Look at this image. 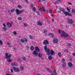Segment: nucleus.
Returning a JSON list of instances; mask_svg holds the SVG:
<instances>
[{"label": "nucleus", "instance_id": "obj_6", "mask_svg": "<svg viewBox=\"0 0 75 75\" xmlns=\"http://www.w3.org/2000/svg\"><path fill=\"white\" fill-rule=\"evenodd\" d=\"M38 10L40 11H43V12H45V8L44 7H42V8H41V7H39L38 8Z\"/></svg>", "mask_w": 75, "mask_h": 75}, {"label": "nucleus", "instance_id": "obj_58", "mask_svg": "<svg viewBox=\"0 0 75 75\" xmlns=\"http://www.w3.org/2000/svg\"><path fill=\"white\" fill-rule=\"evenodd\" d=\"M52 22H54V20L53 19H52Z\"/></svg>", "mask_w": 75, "mask_h": 75}, {"label": "nucleus", "instance_id": "obj_57", "mask_svg": "<svg viewBox=\"0 0 75 75\" xmlns=\"http://www.w3.org/2000/svg\"><path fill=\"white\" fill-rule=\"evenodd\" d=\"M3 25L4 27H6V24H5V23H4L3 24Z\"/></svg>", "mask_w": 75, "mask_h": 75}, {"label": "nucleus", "instance_id": "obj_25", "mask_svg": "<svg viewBox=\"0 0 75 75\" xmlns=\"http://www.w3.org/2000/svg\"><path fill=\"white\" fill-rule=\"evenodd\" d=\"M54 75H57V71H56V70L54 69Z\"/></svg>", "mask_w": 75, "mask_h": 75}, {"label": "nucleus", "instance_id": "obj_45", "mask_svg": "<svg viewBox=\"0 0 75 75\" xmlns=\"http://www.w3.org/2000/svg\"><path fill=\"white\" fill-rule=\"evenodd\" d=\"M30 7L31 8H33V5H30Z\"/></svg>", "mask_w": 75, "mask_h": 75}, {"label": "nucleus", "instance_id": "obj_50", "mask_svg": "<svg viewBox=\"0 0 75 75\" xmlns=\"http://www.w3.org/2000/svg\"><path fill=\"white\" fill-rule=\"evenodd\" d=\"M7 45H8V46H9V45H11V44H10V43L8 42L7 43Z\"/></svg>", "mask_w": 75, "mask_h": 75}, {"label": "nucleus", "instance_id": "obj_3", "mask_svg": "<svg viewBox=\"0 0 75 75\" xmlns=\"http://www.w3.org/2000/svg\"><path fill=\"white\" fill-rule=\"evenodd\" d=\"M67 10L68 11V12L65 11L64 12V14L66 15V16H72V15L71 14H70L69 12H70V10L69 9V8H67Z\"/></svg>", "mask_w": 75, "mask_h": 75}, {"label": "nucleus", "instance_id": "obj_38", "mask_svg": "<svg viewBox=\"0 0 75 75\" xmlns=\"http://www.w3.org/2000/svg\"><path fill=\"white\" fill-rule=\"evenodd\" d=\"M37 14H38V16H40V12L38 11H37Z\"/></svg>", "mask_w": 75, "mask_h": 75}, {"label": "nucleus", "instance_id": "obj_41", "mask_svg": "<svg viewBox=\"0 0 75 75\" xmlns=\"http://www.w3.org/2000/svg\"><path fill=\"white\" fill-rule=\"evenodd\" d=\"M52 10H51V9H50V10H49V13H52Z\"/></svg>", "mask_w": 75, "mask_h": 75}, {"label": "nucleus", "instance_id": "obj_15", "mask_svg": "<svg viewBox=\"0 0 75 75\" xmlns=\"http://www.w3.org/2000/svg\"><path fill=\"white\" fill-rule=\"evenodd\" d=\"M3 30L6 33V31H7V28L5 27H4L3 28Z\"/></svg>", "mask_w": 75, "mask_h": 75}, {"label": "nucleus", "instance_id": "obj_8", "mask_svg": "<svg viewBox=\"0 0 75 75\" xmlns=\"http://www.w3.org/2000/svg\"><path fill=\"white\" fill-rule=\"evenodd\" d=\"M67 22L69 24H72L73 21L72 19H69L67 21Z\"/></svg>", "mask_w": 75, "mask_h": 75}, {"label": "nucleus", "instance_id": "obj_32", "mask_svg": "<svg viewBox=\"0 0 75 75\" xmlns=\"http://www.w3.org/2000/svg\"><path fill=\"white\" fill-rule=\"evenodd\" d=\"M18 20H20L21 21V20H22V18L21 17H19L18 18Z\"/></svg>", "mask_w": 75, "mask_h": 75}, {"label": "nucleus", "instance_id": "obj_20", "mask_svg": "<svg viewBox=\"0 0 75 75\" xmlns=\"http://www.w3.org/2000/svg\"><path fill=\"white\" fill-rule=\"evenodd\" d=\"M64 34H65V32H64V31H62V34L61 35V37H64Z\"/></svg>", "mask_w": 75, "mask_h": 75}, {"label": "nucleus", "instance_id": "obj_23", "mask_svg": "<svg viewBox=\"0 0 75 75\" xmlns=\"http://www.w3.org/2000/svg\"><path fill=\"white\" fill-rule=\"evenodd\" d=\"M68 35L67 34H64V37H68Z\"/></svg>", "mask_w": 75, "mask_h": 75}, {"label": "nucleus", "instance_id": "obj_47", "mask_svg": "<svg viewBox=\"0 0 75 75\" xmlns=\"http://www.w3.org/2000/svg\"><path fill=\"white\" fill-rule=\"evenodd\" d=\"M24 25H25V27H27V24H26V23H24Z\"/></svg>", "mask_w": 75, "mask_h": 75}, {"label": "nucleus", "instance_id": "obj_52", "mask_svg": "<svg viewBox=\"0 0 75 75\" xmlns=\"http://www.w3.org/2000/svg\"><path fill=\"white\" fill-rule=\"evenodd\" d=\"M26 48L27 49V50H28V49H29V46H26Z\"/></svg>", "mask_w": 75, "mask_h": 75}, {"label": "nucleus", "instance_id": "obj_55", "mask_svg": "<svg viewBox=\"0 0 75 75\" xmlns=\"http://www.w3.org/2000/svg\"><path fill=\"white\" fill-rule=\"evenodd\" d=\"M20 58H18V62H19L20 61Z\"/></svg>", "mask_w": 75, "mask_h": 75}, {"label": "nucleus", "instance_id": "obj_37", "mask_svg": "<svg viewBox=\"0 0 75 75\" xmlns=\"http://www.w3.org/2000/svg\"><path fill=\"white\" fill-rule=\"evenodd\" d=\"M14 65H15V66H18V64L16 62H14Z\"/></svg>", "mask_w": 75, "mask_h": 75}, {"label": "nucleus", "instance_id": "obj_12", "mask_svg": "<svg viewBox=\"0 0 75 75\" xmlns=\"http://www.w3.org/2000/svg\"><path fill=\"white\" fill-rule=\"evenodd\" d=\"M68 65L69 67H71L72 66V65H73L72 64V63H71V62H69L68 63Z\"/></svg>", "mask_w": 75, "mask_h": 75}, {"label": "nucleus", "instance_id": "obj_17", "mask_svg": "<svg viewBox=\"0 0 75 75\" xmlns=\"http://www.w3.org/2000/svg\"><path fill=\"white\" fill-rule=\"evenodd\" d=\"M38 25H42V23H41L39 21L38 23Z\"/></svg>", "mask_w": 75, "mask_h": 75}, {"label": "nucleus", "instance_id": "obj_2", "mask_svg": "<svg viewBox=\"0 0 75 75\" xmlns=\"http://www.w3.org/2000/svg\"><path fill=\"white\" fill-rule=\"evenodd\" d=\"M40 51V49L38 47H36L35 48V50L33 52V54L35 55V56H37L38 54L37 53V52H39Z\"/></svg>", "mask_w": 75, "mask_h": 75}, {"label": "nucleus", "instance_id": "obj_11", "mask_svg": "<svg viewBox=\"0 0 75 75\" xmlns=\"http://www.w3.org/2000/svg\"><path fill=\"white\" fill-rule=\"evenodd\" d=\"M58 42V39H54L53 42H54V43H57V42Z\"/></svg>", "mask_w": 75, "mask_h": 75}, {"label": "nucleus", "instance_id": "obj_13", "mask_svg": "<svg viewBox=\"0 0 75 75\" xmlns=\"http://www.w3.org/2000/svg\"><path fill=\"white\" fill-rule=\"evenodd\" d=\"M7 25H8V27L10 28L11 27V25H12V24L9 23V22H7Z\"/></svg>", "mask_w": 75, "mask_h": 75}, {"label": "nucleus", "instance_id": "obj_40", "mask_svg": "<svg viewBox=\"0 0 75 75\" xmlns=\"http://www.w3.org/2000/svg\"><path fill=\"white\" fill-rule=\"evenodd\" d=\"M29 38L30 39H33V36L32 35H30L29 36Z\"/></svg>", "mask_w": 75, "mask_h": 75}, {"label": "nucleus", "instance_id": "obj_44", "mask_svg": "<svg viewBox=\"0 0 75 75\" xmlns=\"http://www.w3.org/2000/svg\"><path fill=\"white\" fill-rule=\"evenodd\" d=\"M59 33H61L62 32V31L60 30H59V31H58Z\"/></svg>", "mask_w": 75, "mask_h": 75}, {"label": "nucleus", "instance_id": "obj_60", "mask_svg": "<svg viewBox=\"0 0 75 75\" xmlns=\"http://www.w3.org/2000/svg\"><path fill=\"white\" fill-rule=\"evenodd\" d=\"M41 0H39L38 1V2H39V3L41 2Z\"/></svg>", "mask_w": 75, "mask_h": 75}, {"label": "nucleus", "instance_id": "obj_36", "mask_svg": "<svg viewBox=\"0 0 75 75\" xmlns=\"http://www.w3.org/2000/svg\"><path fill=\"white\" fill-rule=\"evenodd\" d=\"M10 70L11 72V73H13L14 72V70H13V69H11Z\"/></svg>", "mask_w": 75, "mask_h": 75}, {"label": "nucleus", "instance_id": "obj_5", "mask_svg": "<svg viewBox=\"0 0 75 75\" xmlns=\"http://www.w3.org/2000/svg\"><path fill=\"white\" fill-rule=\"evenodd\" d=\"M16 14H20L21 13H23L24 11V9H22L20 11L18 9H17L16 10Z\"/></svg>", "mask_w": 75, "mask_h": 75}, {"label": "nucleus", "instance_id": "obj_62", "mask_svg": "<svg viewBox=\"0 0 75 75\" xmlns=\"http://www.w3.org/2000/svg\"><path fill=\"white\" fill-rule=\"evenodd\" d=\"M47 13H49V11H48V10L47 11Z\"/></svg>", "mask_w": 75, "mask_h": 75}, {"label": "nucleus", "instance_id": "obj_61", "mask_svg": "<svg viewBox=\"0 0 75 75\" xmlns=\"http://www.w3.org/2000/svg\"><path fill=\"white\" fill-rule=\"evenodd\" d=\"M51 16H52V17H54V15L52 14H51Z\"/></svg>", "mask_w": 75, "mask_h": 75}, {"label": "nucleus", "instance_id": "obj_51", "mask_svg": "<svg viewBox=\"0 0 75 75\" xmlns=\"http://www.w3.org/2000/svg\"><path fill=\"white\" fill-rule=\"evenodd\" d=\"M67 45L68 46L70 47L71 46V44L70 43H67Z\"/></svg>", "mask_w": 75, "mask_h": 75}, {"label": "nucleus", "instance_id": "obj_7", "mask_svg": "<svg viewBox=\"0 0 75 75\" xmlns=\"http://www.w3.org/2000/svg\"><path fill=\"white\" fill-rule=\"evenodd\" d=\"M13 70H14V71L15 72H20V70H19V69L18 68H15V67H13Z\"/></svg>", "mask_w": 75, "mask_h": 75}, {"label": "nucleus", "instance_id": "obj_22", "mask_svg": "<svg viewBox=\"0 0 75 75\" xmlns=\"http://www.w3.org/2000/svg\"><path fill=\"white\" fill-rule=\"evenodd\" d=\"M20 41H21V42L22 43H24L25 42V41H24V40L23 39H21L20 40Z\"/></svg>", "mask_w": 75, "mask_h": 75}, {"label": "nucleus", "instance_id": "obj_35", "mask_svg": "<svg viewBox=\"0 0 75 75\" xmlns=\"http://www.w3.org/2000/svg\"><path fill=\"white\" fill-rule=\"evenodd\" d=\"M32 10H33V11H35V10H36V8L35 7L33 8L32 9Z\"/></svg>", "mask_w": 75, "mask_h": 75}, {"label": "nucleus", "instance_id": "obj_18", "mask_svg": "<svg viewBox=\"0 0 75 75\" xmlns=\"http://www.w3.org/2000/svg\"><path fill=\"white\" fill-rule=\"evenodd\" d=\"M30 49L31 50H32V51H33L34 50V47L33 46H31L30 47Z\"/></svg>", "mask_w": 75, "mask_h": 75}, {"label": "nucleus", "instance_id": "obj_10", "mask_svg": "<svg viewBox=\"0 0 75 75\" xmlns=\"http://www.w3.org/2000/svg\"><path fill=\"white\" fill-rule=\"evenodd\" d=\"M50 54H51V55H55V52H54V51H53V50H51L50 51Z\"/></svg>", "mask_w": 75, "mask_h": 75}, {"label": "nucleus", "instance_id": "obj_27", "mask_svg": "<svg viewBox=\"0 0 75 75\" xmlns=\"http://www.w3.org/2000/svg\"><path fill=\"white\" fill-rule=\"evenodd\" d=\"M58 55L59 56V57H61V53L59 52L58 54Z\"/></svg>", "mask_w": 75, "mask_h": 75}, {"label": "nucleus", "instance_id": "obj_21", "mask_svg": "<svg viewBox=\"0 0 75 75\" xmlns=\"http://www.w3.org/2000/svg\"><path fill=\"white\" fill-rule=\"evenodd\" d=\"M18 7L20 9H21V8H22V6H21L20 5L18 6Z\"/></svg>", "mask_w": 75, "mask_h": 75}, {"label": "nucleus", "instance_id": "obj_43", "mask_svg": "<svg viewBox=\"0 0 75 75\" xmlns=\"http://www.w3.org/2000/svg\"><path fill=\"white\" fill-rule=\"evenodd\" d=\"M11 65H12V66H13L14 65V63H12L11 64Z\"/></svg>", "mask_w": 75, "mask_h": 75}, {"label": "nucleus", "instance_id": "obj_49", "mask_svg": "<svg viewBox=\"0 0 75 75\" xmlns=\"http://www.w3.org/2000/svg\"><path fill=\"white\" fill-rule=\"evenodd\" d=\"M14 35H16V34H17V32L16 31H14Z\"/></svg>", "mask_w": 75, "mask_h": 75}, {"label": "nucleus", "instance_id": "obj_56", "mask_svg": "<svg viewBox=\"0 0 75 75\" xmlns=\"http://www.w3.org/2000/svg\"><path fill=\"white\" fill-rule=\"evenodd\" d=\"M51 37H54V35L53 34H51Z\"/></svg>", "mask_w": 75, "mask_h": 75}, {"label": "nucleus", "instance_id": "obj_59", "mask_svg": "<svg viewBox=\"0 0 75 75\" xmlns=\"http://www.w3.org/2000/svg\"><path fill=\"white\" fill-rule=\"evenodd\" d=\"M25 1H26V3H28V1L27 0H25Z\"/></svg>", "mask_w": 75, "mask_h": 75}, {"label": "nucleus", "instance_id": "obj_28", "mask_svg": "<svg viewBox=\"0 0 75 75\" xmlns=\"http://www.w3.org/2000/svg\"><path fill=\"white\" fill-rule=\"evenodd\" d=\"M0 45H3V41L1 40H0Z\"/></svg>", "mask_w": 75, "mask_h": 75}, {"label": "nucleus", "instance_id": "obj_29", "mask_svg": "<svg viewBox=\"0 0 75 75\" xmlns=\"http://www.w3.org/2000/svg\"><path fill=\"white\" fill-rule=\"evenodd\" d=\"M21 70L22 71H23V70L24 69V67L22 66L20 67Z\"/></svg>", "mask_w": 75, "mask_h": 75}, {"label": "nucleus", "instance_id": "obj_46", "mask_svg": "<svg viewBox=\"0 0 75 75\" xmlns=\"http://www.w3.org/2000/svg\"><path fill=\"white\" fill-rule=\"evenodd\" d=\"M44 33H46L47 32V30H44Z\"/></svg>", "mask_w": 75, "mask_h": 75}, {"label": "nucleus", "instance_id": "obj_26", "mask_svg": "<svg viewBox=\"0 0 75 75\" xmlns=\"http://www.w3.org/2000/svg\"><path fill=\"white\" fill-rule=\"evenodd\" d=\"M52 56H49L48 57V59L49 60H51V59H52Z\"/></svg>", "mask_w": 75, "mask_h": 75}, {"label": "nucleus", "instance_id": "obj_42", "mask_svg": "<svg viewBox=\"0 0 75 75\" xmlns=\"http://www.w3.org/2000/svg\"><path fill=\"white\" fill-rule=\"evenodd\" d=\"M24 40L25 41V42H28V40H27V39L26 38H25Z\"/></svg>", "mask_w": 75, "mask_h": 75}, {"label": "nucleus", "instance_id": "obj_24", "mask_svg": "<svg viewBox=\"0 0 75 75\" xmlns=\"http://www.w3.org/2000/svg\"><path fill=\"white\" fill-rule=\"evenodd\" d=\"M38 55L39 57H40V58H41L42 57V54H41L40 53H39Z\"/></svg>", "mask_w": 75, "mask_h": 75}, {"label": "nucleus", "instance_id": "obj_33", "mask_svg": "<svg viewBox=\"0 0 75 75\" xmlns=\"http://www.w3.org/2000/svg\"><path fill=\"white\" fill-rule=\"evenodd\" d=\"M22 59L23 60V61H25V60H26V58L25 57H22Z\"/></svg>", "mask_w": 75, "mask_h": 75}, {"label": "nucleus", "instance_id": "obj_63", "mask_svg": "<svg viewBox=\"0 0 75 75\" xmlns=\"http://www.w3.org/2000/svg\"><path fill=\"white\" fill-rule=\"evenodd\" d=\"M58 13H61V11H58Z\"/></svg>", "mask_w": 75, "mask_h": 75}, {"label": "nucleus", "instance_id": "obj_19", "mask_svg": "<svg viewBox=\"0 0 75 75\" xmlns=\"http://www.w3.org/2000/svg\"><path fill=\"white\" fill-rule=\"evenodd\" d=\"M14 11H15V8H13L11 11V13H14Z\"/></svg>", "mask_w": 75, "mask_h": 75}, {"label": "nucleus", "instance_id": "obj_9", "mask_svg": "<svg viewBox=\"0 0 75 75\" xmlns=\"http://www.w3.org/2000/svg\"><path fill=\"white\" fill-rule=\"evenodd\" d=\"M43 44H45L46 45L47 44H49V42L47 40H44Z\"/></svg>", "mask_w": 75, "mask_h": 75}, {"label": "nucleus", "instance_id": "obj_54", "mask_svg": "<svg viewBox=\"0 0 75 75\" xmlns=\"http://www.w3.org/2000/svg\"><path fill=\"white\" fill-rule=\"evenodd\" d=\"M72 55L74 57H75V53H73L72 54Z\"/></svg>", "mask_w": 75, "mask_h": 75}, {"label": "nucleus", "instance_id": "obj_30", "mask_svg": "<svg viewBox=\"0 0 75 75\" xmlns=\"http://www.w3.org/2000/svg\"><path fill=\"white\" fill-rule=\"evenodd\" d=\"M54 4H59V2H58V1H56L55 2Z\"/></svg>", "mask_w": 75, "mask_h": 75}, {"label": "nucleus", "instance_id": "obj_64", "mask_svg": "<svg viewBox=\"0 0 75 75\" xmlns=\"http://www.w3.org/2000/svg\"><path fill=\"white\" fill-rule=\"evenodd\" d=\"M37 75H41V74H37Z\"/></svg>", "mask_w": 75, "mask_h": 75}, {"label": "nucleus", "instance_id": "obj_1", "mask_svg": "<svg viewBox=\"0 0 75 75\" xmlns=\"http://www.w3.org/2000/svg\"><path fill=\"white\" fill-rule=\"evenodd\" d=\"M12 57L11 54H10L8 55V53H6L5 54V58L6 59H7V62H11V60L10 59V58ZM8 58V59H7Z\"/></svg>", "mask_w": 75, "mask_h": 75}, {"label": "nucleus", "instance_id": "obj_34", "mask_svg": "<svg viewBox=\"0 0 75 75\" xmlns=\"http://www.w3.org/2000/svg\"><path fill=\"white\" fill-rule=\"evenodd\" d=\"M65 65H66V63H64L63 64V65H62L63 67H65Z\"/></svg>", "mask_w": 75, "mask_h": 75}, {"label": "nucleus", "instance_id": "obj_31", "mask_svg": "<svg viewBox=\"0 0 75 75\" xmlns=\"http://www.w3.org/2000/svg\"><path fill=\"white\" fill-rule=\"evenodd\" d=\"M71 11L72 13H75V9L72 8Z\"/></svg>", "mask_w": 75, "mask_h": 75}, {"label": "nucleus", "instance_id": "obj_4", "mask_svg": "<svg viewBox=\"0 0 75 75\" xmlns=\"http://www.w3.org/2000/svg\"><path fill=\"white\" fill-rule=\"evenodd\" d=\"M44 49L45 51L47 52V54L48 55H50V49H47V45H45L44 47Z\"/></svg>", "mask_w": 75, "mask_h": 75}, {"label": "nucleus", "instance_id": "obj_48", "mask_svg": "<svg viewBox=\"0 0 75 75\" xmlns=\"http://www.w3.org/2000/svg\"><path fill=\"white\" fill-rule=\"evenodd\" d=\"M65 61V59H62V62L64 63V62Z\"/></svg>", "mask_w": 75, "mask_h": 75}, {"label": "nucleus", "instance_id": "obj_16", "mask_svg": "<svg viewBox=\"0 0 75 75\" xmlns=\"http://www.w3.org/2000/svg\"><path fill=\"white\" fill-rule=\"evenodd\" d=\"M46 69L48 71V72H50V73L52 72V71H51L49 68H46Z\"/></svg>", "mask_w": 75, "mask_h": 75}, {"label": "nucleus", "instance_id": "obj_14", "mask_svg": "<svg viewBox=\"0 0 75 75\" xmlns=\"http://www.w3.org/2000/svg\"><path fill=\"white\" fill-rule=\"evenodd\" d=\"M59 10L62 11H65V9L64 8H61V7L59 8Z\"/></svg>", "mask_w": 75, "mask_h": 75}, {"label": "nucleus", "instance_id": "obj_53", "mask_svg": "<svg viewBox=\"0 0 75 75\" xmlns=\"http://www.w3.org/2000/svg\"><path fill=\"white\" fill-rule=\"evenodd\" d=\"M52 33H49L48 34V36H51V35Z\"/></svg>", "mask_w": 75, "mask_h": 75}, {"label": "nucleus", "instance_id": "obj_39", "mask_svg": "<svg viewBox=\"0 0 75 75\" xmlns=\"http://www.w3.org/2000/svg\"><path fill=\"white\" fill-rule=\"evenodd\" d=\"M67 4H69V5H72V3L68 2L67 3Z\"/></svg>", "mask_w": 75, "mask_h": 75}]
</instances>
